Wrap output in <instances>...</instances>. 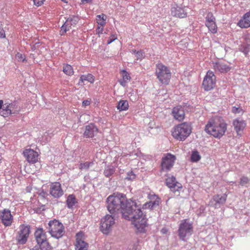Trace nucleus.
Returning <instances> with one entry per match:
<instances>
[{
  "instance_id": "nucleus-1",
  "label": "nucleus",
  "mask_w": 250,
  "mask_h": 250,
  "mask_svg": "<svg viewBox=\"0 0 250 250\" xmlns=\"http://www.w3.org/2000/svg\"><path fill=\"white\" fill-rule=\"evenodd\" d=\"M106 202L107 209L111 215L115 216L122 214L124 218L132 222L138 232H145L147 219L139 201L127 200L125 194L114 193L107 198Z\"/></svg>"
},
{
  "instance_id": "nucleus-2",
  "label": "nucleus",
  "mask_w": 250,
  "mask_h": 250,
  "mask_svg": "<svg viewBox=\"0 0 250 250\" xmlns=\"http://www.w3.org/2000/svg\"><path fill=\"white\" fill-rule=\"evenodd\" d=\"M227 124L222 119H210L205 126V130L216 138H221L227 130Z\"/></svg>"
},
{
  "instance_id": "nucleus-3",
  "label": "nucleus",
  "mask_w": 250,
  "mask_h": 250,
  "mask_svg": "<svg viewBox=\"0 0 250 250\" xmlns=\"http://www.w3.org/2000/svg\"><path fill=\"white\" fill-rule=\"evenodd\" d=\"M191 127L189 123L184 122L175 126L172 131V135L179 141L185 140L191 133Z\"/></svg>"
},
{
  "instance_id": "nucleus-4",
  "label": "nucleus",
  "mask_w": 250,
  "mask_h": 250,
  "mask_svg": "<svg viewBox=\"0 0 250 250\" xmlns=\"http://www.w3.org/2000/svg\"><path fill=\"white\" fill-rule=\"evenodd\" d=\"M46 229L52 237L57 239L62 237L65 233L63 224L56 219L50 221Z\"/></svg>"
},
{
  "instance_id": "nucleus-5",
  "label": "nucleus",
  "mask_w": 250,
  "mask_h": 250,
  "mask_svg": "<svg viewBox=\"0 0 250 250\" xmlns=\"http://www.w3.org/2000/svg\"><path fill=\"white\" fill-rule=\"evenodd\" d=\"M155 74L159 82L162 84H168L170 78L171 72L169 69L162 63L156 65Z\"/></svg>"
},
{
  "instance_id": "nucleus-6",
  "label": "nucleus",
  "mask_w": 250,
  "mask_h": 250,
  "mask_svg": "<svg viewBox=\"0 0 250 250\" xmlns=\"http://www.w3.org/2000/svg\"><path fill=\"white\" fill-rule=\"evenodd\" d=\"M178 236L180 240L185 241L193 233L192 223L187 219L181 221L178 230Z\"/></svg>"
},
{
  "instance_id": "nucleus-7",
  "label": "nucleus",
  "mask_w": 250,
  "mask_h": 250,
  "mask_svg": "<svg viewBox=\"0 0 250 250\" xmlns=\"http://www.w3.org/2000/svg\"><path fill=\"white\" fill-rule=\"evenodd\" d=\"M112 215H106L102 218L100 222V230L104 234H108L112 230L115 223V219Z\"/></svg>"
},
{
  "instance_id": "nucleus-8",
  "label": "nucleus",
  "mask_w": 250,
  "mask_h": 250,
  "mask_svg": "<svg viewBox=\"0 0 250 250\" xmlns=\"http://www.w3.org/2000/svg\"><path fill=\"white\" fill-rule=\"evenodd\" d=\"M34 235L38 245L42 246L45 250L52 249V247L47 240L45 232L42 228L38 229Z\"/></svg>"
},
{
  "instance_id": "nucleus-9",
  "label": "nucleus",
  "mask_w": 250,
  "mask_h": 250,
  "mask_svg": "<svg viewBox=\"0 0 250 250\" xmlns=\"http://www.w3.org/2000/svg\"><path fill=\"white\" fill-rule=\"evenodd\" d=\"M79 20L80 18L78 16L70 15L61 27L60 35L62 36L63 35L71 28L72 26H75Z\"/></svg>"
},
{
  "instance_id": "nucleus-10",
  "label": "nucleus",
  "mask_w": 250,
  "mask_h": 250,
  "mask_svg": "<svg viewBox=\"0 0 250 250\" xmlns=\"http://www.w3.org/2000/svg\"><path fill=\"white\" fill-rule=\"evenodd\" d=\"M20 110V107L18 106L16 101L9 103L5 101L3 107L2 108L3 115L4 117H8L13 114H17Z\"/></svg>"
},
{
  "instance_id": "nucleus-11",
  "label": "nucleus",
  "mask_w": 250,
  "mask_h": 250,
  "mask_svg": "<svg viewBox=\"0 0 250 250\" xmlns=\"http://www.w3.org/2000/svg\"><path fill=\"white\" fill-rule=\"evenodd\" d=\"M216 77L213 72L208 71L204 77L203 81L202 86L206 91H209L212 89L215 85Z\"/></svg>"
},
{
  "instance_id": "nucleus-12",
  "label": "nucleus",
  "mask_w": 250,
  "mask_h": 250,
  "mask_svg": "<svg viewBox=\"0 0 250 250\" xmlns=\"http://www.w3.org/2000/svg\"><path fill=\"white\" fill-rule=\"evenodd\" d=\"M30 227L28 226H21L16 237V240L20 244L26 243L30 233Z\"/></svg>"
},
{
  "instance_id": "nucleus-13",
  "label": "nucleus",
  "mask_w": 250,
  "mask_h": 250,
  "mask_svg": "<svg viewBox=\"0 0 250 250\" xmlns=\"http://www.w3.org/2000/svg\"><path fill=\"white\" fill-rule=\"evenodd\" d=\"M64 193L61 184L59 182H54L50 185L49 194L54 198H59Z\"/></svg>"
},
{
  "instance_id": "nucleus-14",
  "label": "nucleus",
  "mask_w": 250,
  "mask_h": 250,
  "mask_svg": "<svg viewBox=\"0 0 250 250\" xmlns=\"http://www.w3.org/2000/svg\"><path fill=\"white\" fill-rule=\"evenodd\" d=\"M0 219L5 226H11L13 218L10 210L9 209L5 208L0 211Z\"/></svg>"
},
{
  "instance_id": "nucleus-15",
  "label": "nucleus",
  "mask_w": 250,
  "mask_h": 250,
  "mask_svg": "<svg viewBox=\"0 0 250 250\" xmlns=\"http://www.w3.org/2000/svg\"><path fill=\"white\" fill-rule=\"evenodd\" d=\"M175 160V156L168 154L163 158L161 166L163 170H169L173 166Z\"/></svg>"
},
{
  "instance_id": "nucleus-16",
  "label": "nucleus",
  "mask_w": 250,
  "mask_h": 250,
  "mask_svg": "<svg viewBox=\"0 0 250 250\" xmlns=\"http://www.w3.org/2000/svg\"><path fill=\"white\" fill-rule=\"evenodd\" d=\"M172 16L179 18H185L187 16V10L185 7H182L177 4H174L171 9Z\"/></svg>"
},
{
  "instance_id": "nucleus-17",
  "label": "nucleus",
  "mask_w": 250,
  "mask_h": 250,
  "mask_svg": "<svg viewBox=\"0 0 250 250\" xmlns=\"http://www.w3.org/2000/svg\"><path fill=\"white\" fill-rule=\"evenodd\" d=\"M227 197V196L226 194L222 195L219 194L215 195L209 201V205L214 207L215 208H218L221 205H223L225 203Z\"/></svg>"
},
{
  "instance_id": "nucleus-18",
  "label": "nucleus",
  "mask_w": 250,
  "mask_h": 250,
  "mask_svg": "<svg viewBox=\"0 0 250 250\" xmlns=\"http://www.w3.org/2000/svg\"><path fill=\"white\" fill-rule=\"evenodd\" d=\"M166 183L170 190L174 192L178 191L179 188H182L181 184L176 181V178L173 176L167 178Z\"/></svg>"
},
{
  "instance_id": "nucleus-19",
  "label": "nucleus",
  "mask_w": 250,
  "mask_h": 250,
  "mask_svg": "<svg viewBox=\"0 0 250 250\" xmlns=\"http://www.w3.org/2000/svg\"><path fill=\"white\" fill-rule=\"evenodd\" d=\"M148 198L150 201L144 205L145 208L153 209L159 205L160 199L156 195L149 194Z\"/></svg>"
},
{
  "instance_id": "nucleus-20",
  "label": "nucleus",
  "mask_w": 250,
  "mask_h": 250,
  "mask_svg": "<svg viewBox=\"0 0 250 250\" xmlns=\"http://www.w3.org/2000/svg\"><path fill=\"white\" fill-rule=\"evenodd\" d=\"M98 132L97 126L92 123H90L85 126V131L83 134L86 138H92L96 135Z\"/></svg>"
},
{
  "instance_id": "nucleus-21",
  "label": "nucleus",
  "mask_w": 250,
  "mask_h": 250,
  "mask_svg": "<svg viewBox=\"0 0 250 250\" xmlns=\"http://www.w3.org/2000/svg\"><path fill=\"white\" fill-rule=\"evenodd\" d=\"M23 154L29 163H35L38 161V153L33 149H26L23 151Z\"/></svg>"
},
{
  "instance_id": "nucleus-22",
  "label": "nucleus",
  "mask_w": 250,
  "mask_h": 250,
  "mask_svg": "<svg viewBox=\"0 0 250 250\" xmlns=\"http://www.w3.org/2000/svg\"><path fill=\"white\" fill-rule=\"evenodd\" d=\"M172 115L174 118L179 121H181L185 118V111L182 106L174 107L172 111Z\"/></svg>"
},
{
  "instance_id": "nucleus-23",
  "label": "nucleus",
  "mask_w": 250,
  "mask_h": 250,
  "mask_svg": "<svg viewBox=\"0 0 250 250\" xmlns=\"http://www.w3.org/2000/svg\"><path fill=\"white\" fill-rule=\"evenodd\" d=\"M77 250H87L88 245L82 238V234L77 233L76 240L75 244Z\"/></svg>"
},
{
  "instance_id": "nucleus-24",
  "label": "nucleus",
  "mask_w": 250,
  "mask_h": 250,
  "mask_svg": "<svg viewBox=\"0 0 250 250\" xmlns=\"http://www.w3.org/2000/svg\"><path fill=\"white\" fill-rule=\"evenodd\" d=\"M239 50L246 56L250 51V39L245 37L242 43L239 46Z\"/></svg>"
},
{
  "instance_id": "nucleus-25",
  "label": "nucleus",
  "mask_w": 250,
  "mask_h": 250,
  "mask_svg": "<svg viewBox=\"0 0 250 250\" xmlns=\"http://www.w3.org/2000/svg\"><path fill=\"white\" fill-rule=\"evenodd\" d=\"M212 64L213 68L216 72L218 71L221 73H226L229 71L230 69V67L229 65L223 62H213Z\"/></svg>"
},
{
  "instance_id": "nucleus-26",
  "label": "nucleus",
  "mask_w": 250,
  "mask_h": 250,
  "mask_svg": "<svg viewBox=\"0 0 250 250\" xmlns=\"http://www.w3.org/2000/svg\"><path fill=\"white\" fill-rule=\"evenodd\" d=\"M238 24L241 28L250 27V11L244 15L243 19L239 21Z\"/></svg>"
},
{
  "instance_id": "nucleus-27",
  "label": "nucleus",
  "mask_w": 250,
  "mask_h": 250,
  "mask_svg": "<svg viewBox=\"0 0 250 250\" xmlns=\"http://www.w3.org/2000/svg\"><path fill=\"white\" fill-rule=\"evenodd\" d=\"M233 125L234 127V129L237 132V134H240L239 132L242 131L246 126L245 122L242 120H239L238 119L234 120L233 122Z\"/></svg>"
},
{
  "instance_id": "nucleus-28",
  "label": "nucleus",
  "mask_w": 250,
  "mask_h": 250,
  "mask_svg": "<svg viewBox=\"0 0 250 250\" xmlns=\"http://www.w3.org/2000/svg\"><path fill=\"white\" fill-rule=\"evenodd\" d=\"M117 108L119 111H126L128 109V102L126 100H121L118 102Z\"/></svg>"
},
{
  "instance_id": "nucleus-29",
  "label": "nucleus",
  "mask_w": 250,
  "mask_h": 250,
  "mask_svg": "<svg viewBox=\"0 0 250 250\" xmlns=\"http://www.w3.org/2000/svg\"><path fill=\"white\" fill-rule=\"evenodd\" d=\"M115 171V168L113 166H105L104 174L106 177H109L112 176Z\"/></svg>"
},
{
  "instance_id": "nucleus-30",
  "label": "nucleus",
  "mask_w": 250,
  "mask_h": 250,
  "mask_svg": "<svg viewBox=\"0 0 250 250\" xmlns=\"http://www.w3.org/2000/svg\"><path fill=\"white\" fill-rule=\"evenodd\" d=\"M123 80L119 81L121 85L125 86L126 83L130 80V76L128 72L125 70L122 71Z\"/></svg>"
},
{
  "instance_id": "nucleus-31",
  "label": "nucleus",
  "mask_w": 250,
  "mask_h": 250,
  "mask_svg": "<svg viewBox=\"0 0 250 250\" xmlns=\"http://www.w3.org/2000/svg\"><path fill=\"white\" fill-rule=\"evenodd\" d=\"M85 81H87L90 83H93L94 82V77L91 74L82 75L80 77V82L84 83Z\"/></svg>"
},
{
  "instance_id": "nucleus-32",
  "label": "nucleus",
  "mask_w": 250,
  "mask_h": 250,
  "mask_svg": "<svg viewBox=\"0 0 250 250\" xmlns=\"http://www.w3.org/2000/svg\"><path fill=\"white\" fill-rule=\"evenodd\" d=\"M76 203V198L73 194L69 195L66 200L67 206L69 208H71Z\"/></svg>"
},
{
  "instance_id": "nucleus-33",
  "label": "nucleus",
  "mask_w": 250,
  "mask_h": 250,
  "mask_svg": "<svg viewBox=\"0 0 250 250\" xmlns=\"http://www.w3.org/2000/svg\"><path fill=\"white\" fill-rule=\"evenodd\" d=\"M205 24L211 33H216L217 32V26L215 21L206 22Z\"/></svg>"
},
{
  "instance_id": "nucleus-34",
  "label": "nucleus",
  "mask_w": 250,
  "mask_h": 250,
  "mask_svg": "<svg viewBox=\"0 0 250 250\" xmlns=\"http://www.w3.org/2000/svg\"><path fill=\"white\" fill-rule=\"evenodd\" d=\"M106 19V16L104 14L97 16V22L99 25H100L102 26H103L105 25Z\"/></svg>"
},
{
  "instance_id": "nucleus-35",
  "label": "nucleus",
  "mask_w": 250,
  "mask_h": 250,
  "mask_svg": "<svg viewBox=\"0 0 250 250\" xmlns=\"http://www.w3.org/2000/svg\"><path fill=\"white\" fill-rule=\"evenodd\" d=\"M201 157L199 153L197 150H194L192 152L190 156V161L192 162H197L201 159Z\"/></svg>"
},
{
  "instance_id": "nucleus-36",
  "label": "nucleus",
  "mask_w": 250,
  "mask_h": 250,
  "mask_svg": "<svg viewBox=\"0 0 250 250\" xmlns=\"http://www.w3.org/2000/svg\"><path fill=\"white\" fill-rule=\"evenodd\" d=\"M63 72L69 76L73 75L74 73L72 67L69 64H66L63 66Z\"/></svg>"
},
{
  "instance_id": "nucleus-37",
  "label": "nucleus",
  "mask_w": 250,
  "mask_h": 250,
  "mask_svg": "<svg viewBox=\"0 0 250 250\" xmlns=\"http://www.w3.org/2000/svg\"><path fill=\"white\" fill-rule=\"evenodd\" d=\"M93 165V162H86L80 164L79 168L81 170H87L89 167Z\"/></svg>"
},
{
  "instance_id": "nucleus-38",
  "label": "nucleus",
  "mask_w": 250,
  "mask_h": 250,
  "mask_svg": "<svg viewBox=\"0 0 250 250\" xmlns=\"http://www.w3.org/2000/svg\"><path fill=\"white\" fill-rule=\"evenodd\" d=\"M135 57L137 58V60H142L145 57V53L143 50L137 51L136 53Z\"/></svg>"
},
{
  "instance_id": "nucleus-39",
  "label": "nucleus",
  "mask_w": 250,
  "mask_h": 250,
  "mask_svg": "<svg viewBox=\"0 0 250 250\" xmlns=\"http://www.w3.org/2000/svg\"><path fill=\"white\" fill-rule=\"evenodd\" d=\"M211 21H215V18L212 13L209 12L206 17V22H211Z\"/></svg>"
},
{
  "instance_id": "nucleus-40",
  "label": "nucleus",
  "mask_w": 250,
  "mask_h": 250,
  "mask_svg": "<svg viewBox=\"0 0 250 250\" xmlns=\"http://www.w3.org/2000/svg\"><path fill=\"white\" fill-rule=\"evenodd\" d=\"M135 174L132 171H130L127 172V176L125 177V179L128 180H134L135 178Z\"/></svg>"
},
{
  "instance_id": "nucleus-41",
  "label": "nucleus",
  "mask_w": 250,
  "mask_h": 250,
  "mask_svg": "<svg viewBox=\"0 0 250 250\" xmlns=\"http://www.w3.org/2000/svg\"><path fill=\"white\" fill-rule=\"evenodd\" d=\"M231 111L234 114L240 113L243 112L242 109L240 107L233 106L232 107Z\"/></svg>"
},
{
  "instance_id": "nucleus-42",
  "label": "nucleus",
  "mask_w": 250,
  "mask_h": 250,
  "mask_svg": "<svg viewBox=\"0 0 250 250\" xmlns=\"http://www.w3.org/2000/svg\"><path fill=\"white\" fill-rule=\"evenodd\" d=\"M34 210L36 213H40L45 210L44 205H42L40 207L34 208Z\"/></svg>"
},
{
  "instance_id": "nucleus-43",
  "label": "nucleus",
  "mask_w": 250,
  "mask_h": 250,
  "mask_svg": "<svg viewBox=\"0 0 250 250\" xmlns=\"http://www.w3.org/2000/svg\"><path fill=\"white\" fill-rule=\"evenodd\" d=\"M16 57L19 61L23 62L25 59V56L19 53L16 54Z\"/></svg>"
},
{
  "instance_id": "nucleus-44",
  "label": "nucleus",
  "mask_w": 250,
  "mask_h": 250,
  "mask_svg": "<svg viewBox=\"0 0 250 250\" xmlns=\"http://www.w3.org/2000/svg\"><path fill=\"white\" fill-rule=\"evenodd\" d=\"M39 196L43 199H45L48 195V194L47 192L42 189L39 193Z\"/></svg>"
},
{
  "instance_id": "nucleus-45",
  "label": "nucleus",
  "mask_w": 250,
  "mask_h": 250,
  "mask_svg": "<svg viewBox=\"0 0 250 250\" xmlns=\"http://www.w3.org/2000/svg\"><path fill=\"white\" fill-rule=\"evenodd\" d=\"M45 0H34V3L37 6L42 5Z\"/></svg>"
},
{
  "instance_id": "nucleus-46",
  "label": "nucleus",
  "mask_w": 250,
  "mask_h": 250,
  "mask_svg": "<svg viewBox=\"0 0 250 250\" xmlns=\"http://www.w3.org/2000/svg\"><path fill=\"white\" fill-rule=\"evenodd\" d=\"M116 39H117V37L115 35H112L111 37H109V38L107 40V43L108 44H110L111 42H112L113 41H114Z\"/></svg>"
},
{
  "instance_id": "nucleus-47",
  "label": "nucleus",
  "mask_w": 250,
  "mask_h": 250,
  "mask_svg": "<svg viewBox=\"0 0 250 250\" xmlns=\"http://www.w3.org/2000/svg\"><path fill=\"white\" fill-rule=\"evenodd\" d=\"M248 180H249L247 177H243L241 179L240 184L242 186H244L248 183Z\"/></svg>"
},
{
  "instance_id": "nucleus-48",
  "label": "nucleus",
  "mask_w": 250,
  "mask_h": 250,
  "mask_svg": "<svg viewBox=\"0 0 250 250\" xmlns=\"http://www.w3.org/2000/svg\"><path fill=\"white\" fill-rule=\"evenodd\" d=\"M91 103L90 99H87L86 100H84L83 102V106L85 107L86 106L89 105Z\"/></svg>"
},
{
  "instance_id": "nucleus-49",
  "label": "nucleus",
  "mask_w": 250,
  "mask_h": 250,
  "mask_svg": "<svg viewBox=\"0 0 250 250\" xmlns=\"http://www.w3.org/2000/svg\"><path fill=\"white\" fill-rule=\"evenodd\" d=\"M43 248L42 247V246L37 245L35 246H34L32 249L30 250H43Z\"/></svg>"
},
{
  "instance_id": "nucleus-50",
  "label": "nucleus",
  "mask_w": 250,
  "mask_h": 250,
  "mask_svg": "<svg viewBox=\"0 0 250 250\" xmlns=\"http://www.w3.org/2000/svg\"><path fill=\"white\" fill-rule=\"evenodd\" d=\"M96 31H97V33H98V34H102L103 32V28L101 27H98L97 28Z\"/></svg>"
},
{
  "instance_id": "nucleus-51",
  "label": "nucleus",
  "mask_w": 250,
  "mask_h": 250,
  "mask_svg": "<svg viewBox=\"0 0 250 250\" xmlns=\"http://www.w3.org/2000/svg\"><path fill=\"white\" fill-rule=\"evenodd\" d=\"M4 105L3 101L2 100H0V109L3 108Z\"/></svg>"
},
{
  "instance_id": "nucleus-52",
  "label": "nucleus",
  "mask_w": 250,
  "mask_h": 250,
  "mask_svg": "<svg viewBox=\"0 0 250 250\" xmlns=\"http://www.w3.org/2000/svg\"><path fill=\"white\" fill-rule=\"evenodd\" d=\"M162 233L163 234L166 233L167 232V230L166 229H162L161 230Z\"/></svg>"
},
{
  "instance_id": "nucleus-53",
  "label": "nucleus",
  "mask_w": 250,
  "mask_h": 250,
  "mask_svg": "<svg viewBox=\"0 0 250 250\" xmlns=\"http://www.w3.org/2000/svg\"><path fill=\"white\" fill-rule=\"evenodd\" d=\"M130 52L136 55V53L137 52V51H136L135 49H132L130 51Z\"/></svg>"
},
{
  "instance_id": "nucleus-54",
  "label": "nucleus",
  "mask_w": 250,
  "mask_h": 250,
  "mask_svg": "<svg viewBox=\"0 0 250 250\" xmlns=\"http://www.w3.org/2000/svg\"><path fill=\"white\" fill-rule=\"evenodd\" d=\"M92 0H82V3H84V1H85L86 2H89L91 1Z\"/></svg>"
},
{
  "instance_id": "nucleus-55",
  "label": "nucleus",
  "mask_w": 250,
  "mask_h": 250,
  "mask_svg": "<svg viewBox=\"0 0 250 250\" xmlns=\"http://www.w3.org/2000/svg\"><path fill=\"white\" fill-rule=\"evenodd\" d=\"M37 44H38V43H36L33 46V47L32 48V49H34V48L35 47V45H37Z\"/></svg>"
}]
</instances>
